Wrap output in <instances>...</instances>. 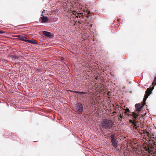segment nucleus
Instances as JSON below:
<instances>
[{
	"instance_id": "f03ea898",
	"label": "nucleus",
	"mask_w": 156,
	"mask_h": 156,
	"mask_svg": "<svg viewBox=\"0 0 156 156\" xmlns=\"http://www.w3.org/2000/svg\"><path fill=\"white\" fill-rule=\"evenodd\" d=\"M144 106V104L138 103L136 104L135 108L137 113H136L134 112H131V113L130 115L132 116L134 119H138L139 120H140L141 118H142L144 116L142 114H140V112L141 111L142 108Z\"/></svg>"
},
{
	"instance_id": "1a4fd4ad",
	"label": "nucleus",
	"mask_w": 156,
	"mask_h": 156,
	"mask_svg": "<svg viewBox=\"0 0 156 156\" xmlns=\"http://www.w3.org/2000/svg\"><path fill=\"white\" fill-rule=\"evenodd\" d=\"M41 22L43 23H45L48 21V18L46 16H42L41 17Z\"/></svg>"
},
{
	"instance_id": "f8f14e48",
	"label": "nucleus",
	"mask_w": 156,
	"mask_h": 156,
	"mask_svg": "<svg viewBox=\"0 0 156 156\" xmlns=\"http://www.w3.org/2000/svg\"><path fill=\"white\" fill-rule=\"evenodd\" d=\"M27 38L23 36L20 35V40L27 41Z\"/></svg>"
},
{
	"instance_id": "6e6552de",
	"label": "nucleus",
	"mask_w": 156,
	"mask_h": 156,
	"mask_svg": "<svg viewBox=\"0 0 156 156\" xmlns=\"http://www.w3.org/2000/svg\"><path fill=\"white\" fill-rule=\"evenodd\" d=\"M129 122L132 123L133 125V127L135 128H136L137 127V123L138 122L136 121L135 120H129Z\"/></svg>"
},
{
	"instance_id": "9b49d317",
	"label": "nucleus",
	"mask_w": 156,
	"mask_h": 156,
	"mask_svg": "<svg viewBox=\"0 0 156 156\" xmlns=\"http://www.w3.org/2000/svg\"><path fill=\"white\" fill-rule=\"evenodd\" d=\"M27 42L30 43L31 44H37V41L34 40H27Z\"/></svg>"
},
{
	"instance_id": "f3484780",
	"label": "nucleus",
	"mask_w": 156,
	"mask_h": 156,
	"mask_svg": "<svg viewBox=\"0 0 156 156\" xmlns=\"http://www.w3.org/2000/svg\"><path fill=\"white\" fill-rule=\"evenodd\" d=\"M4 33V32L0 30V34H2Z\"/></svg>"
},
{
	"instance_id": "20e7f679",
	"label": "nucleus",
	"mask_w": 156,
	"mask_h": 156,
	"mask_svg": "<svg viewBox=\"0 0 156 156\" xmlns=\"http://www.w3.org/2000/svg\"><path fill=\"white\" fill-rule=\"evenodd\" d=\"M144 152L146 154H154L155 152L154 148L151 146L145 147L143 150Z\"/></svg>"
},
{
	"instance_id": "423d86ee",
	"label": "nucleus",
	"mask_w": 156,
	"mask_h": 156,
	"mask_svg": "<svg viewBox=\"0 0 156 156\" xmlns=\"http://www.w3.org/2000/svg\"><path fill=\"white\" fill-rule=\"evenodd\" d=\"M151 89L149 88H147L146 91H145V94L144 96V98L143 100V104H144V105L145 104V101L147 98L151 93Z\"/></svg>"
},
{
	"instance_id": "dca6fc26",
	"label": "nucleus",
	"mask_w": 156,
	"mask_h": 156,
	"mask_svg": "<svg viewBox=\"0 0 156 156\" xmlns=\"http://www.w3.org/2000/svg\"><path fill=\"white\" fill-rule=\"evenodd\" d=\"M130 112V111H129V109L127 108L125 109V113H126V112Z\"/></svg>"
},
{
	"instance_id": "ddd939ff",
	"label": "nucleus",
	"mask_w": 156,
	"mask_h": 156,
	"mask_svg": "<svg viewBox=\"0 0 156 156\" xmlns=\"http://www.w3.org/2000/svg\"><path fill=\"white\" fill-rule=\"evenodd\" d=\"M73 14L76 16V17L78 18V16H79V17L80 18L82 16H83L82 15L83 14V13H77V15L76 16V12H74Z\"/></svg>"
},
{
	"instance_id": "a211bd4d",
	"label": "nucleus",
	"mask_w": 156,
	"mask_h": 156,
	"mask_svg": "<svg viewBox=\"0 0 156 156\" xmlns=\"http://www.w3.org/2000/svg\"><path fill=\"white\" fill-rule=\"evenodd\" d=\"M119 117L120 118H122V116L121 115V114H120Z\"/></svg>"
},
{
	"instance_id": "0eeeda50",
	"label": "nucleus",
	"mask_w": 156,
	"mask_h": 156,
	"mask_svg": "<svg viewBox=\"0 0 156 156\" xmlns=\"http://www.w3.org/2000/svg\"><path fill=\"white\" fill-rule=\"evenodd\" d=\"M111 140L113 147L115 148L117 147L118 146L117 143L116 141V140L114 139L113 136H112L111 137Z\"/></svg>"
},
{
	"instance_id": "39448f33",
	"label": "nucleus",
	"mask_w": 156,
	"mask_h": 156,
	"mask_svg": "<svg viewBox=\"0 0 156 156\" xmlns=\"http://www.w3.org/2000/svg\"><path fill=\"white\" fill-rule=\"evenodd\" d=\"M74 108L76 110L81 113L83 111V108L82 104L80 103H77L76 104Z\"/></svg>"
},
{
	"instance_id": "9d476101",
	"label": "nucleus",
	"mask_w": 156,
	"mask_h": 156,
	"mask_svg": "<svg viewBox=\"0 0 156 156\" xmlns=\"http://www.w3.org/2000/svg\"><path fill=\"white\" fill-rule=\"evenodd\" d=\"M43 33L44 35L46 37H50L51 36V34L49 32L44 31Z\"/></svg>"
},
{
	"instance_id": "2eb2a0df",
	"label": "nucleus",
	"mask_w": 156,
	"mask_h": 156,
	"mask_svg": "<svg viewBox=\"0 0 156 156\" xmlns=\"http://www.w3.org/2000/svg\"><path fill=\"white\" fill-rule=\"evenodd\" d=\"M86 12L87 13V14H86L87 15L86 16L88 17V16H87V15L89 14H90V12L89 11H88V10H87Z\"/></svg>"
},
{
	"instance_id": "6ab92c4d",
	"label": "nucleus",
	"mask_w": 156,
	"mask_h": 156,
	"mask_svg": "<svg viewBox=\"0 0 156 156\" xmlns=\"http://www.w3.org/2000/svg\"><path fill=\"white\" fill-rule=\"evenodd\" d=\"M98 76H96V77H95V79L96 80H98Z\"/></svg>"
},
{
	"instance_id": "aec40b11",
	"label": "nucleus",
	"mask_w": 156,
	"mask_h": 156,
	"mask_svg": "<svg viewBox=\"0 0 156 156\" xmlns=\"http://www.w3.org/2000/svg\"><path fill=\"white\" fill-rule=\"evenodd\" d=\"M118 119H119V120L121 121V119H120V118H118Z\"/></svg>"
},
{
	"instance_id": "7ed1b4c3",
	"label": "nucleus",
	"mask_w": 156,
	"mask_h": 156,
	"mask_svg": "<svg viewBox=\"0 0 156 156\" xmlns=\"http://www.w3.org/2000/svg\"><path fill=\"white\" fill-rule=\"evenodd\" d=\"M113 124V123L111 120L107 119L103 120L101 123L102 128L106 129H111Z\"/></svg>"
},
{
	"instance_id": "f257e3e1",
	"label": "nucleus",
	"mask_w": 156,
	"mask_h": 156,
	"mask_svg": "<svg viewBox=\"0 0 156 156\" xmlns=\"http://www.w3.org/2000/svg\"><path fill=\"white\" fill-rule=\"evenodd\" d=\"M143 139H144L145 141H147L148 144L152 147L154 146L156 147V139L152 133L145 132L143 133Z\"/></svg>"
},
{
	"instance_id": "4be33fe9",
	"label": "nucleus",
	"mask_w": 156,
	"mask_h": 156,
	"mask_svg": "<svg viewBox=\"0 0 156 156\" xmlns=\"http://www.w3.org/2000/svg\"><path fill=\"white\" fill-rule=\"evenodd\" d=\"M116 112H112V113H113V114H114V113H116Z\"/></svg>"
},
{
	"instance_id": "4468645a",
	"label": "nucleus",
	"mask_w": 156,
	"mask_h": 156,
	"mask_svg": "<svg viewBox=\"0 0 156 156\" xmlns=\"http://www.w3.org/2000/svg\"><path fill=\"white\" fill-rule=\"evenodd\" d=\"M76 94H86V93L83 92H80L78 91H75L74 92Z\"/></svg>"
},
{
	"instance_id": "412c9836",
	"label": "nucleus",
	"mask_w": 156,
	"mask_h": 156,
	"mask_svg": "<svg viewBox=\"0 0 156 156\" xmlns=\"http://www.w3.org/2000/svg\"><path fill=\"white\" fill-rule=\"evenodd\" d=\"M44 12H45V10H44L43 12H42V13H44Z\"/></svg>"
}]
</instances>
